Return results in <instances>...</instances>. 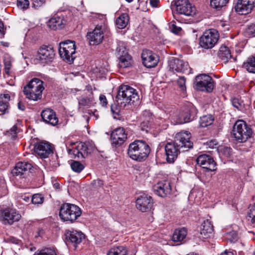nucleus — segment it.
Wrapping results in <instances>:
<instances>
[{"mask_svg":"<svg viewBox=\"0 0 255 255\" xmlns=\"http://www.w3.org/2000/svg\"><path fill=\"white\" fill-rule=\"evenodd\" d=\"M218 57L224 63H227L229 60L233 62L236 61V58L233 57L231 55V51L228 47L225 46H222L220 47L218 52Z\"/></svg>","mask_w":255,"mask_h":255,"instance_id":"28","label":"nucleus"},{"mask_svg":"<svg viewBox=\"0 0 255 255\" xmlns=\"http://www.w3.org/2000/svg\"><path fill=\"white\" fill-rule=\"evenodd\" d=\"M4 24L2 21H0V37H2L4 35Z\"/></svg>","mask_w":255,"mask_h":255,"instance_id":"55","label":"nucleus"},{"mask_svg":"<svg viewBox=\"0 0 255 255\" xmlns=\"http://www.w3.org/2000/svg\"><path fill=\"white\" fill-rule=\"evenodd\" d=\"M229 0H210L211 6L217 9H220L228 3Z\"/></svg>","mask_w":255,"mask_h":255,"instance_id":"38","label":"nucleus"},{"mask_svg":"<svg viewBox=\"0 0 255 255\" xmlns=\"http://www.w3.org/2000/svg\"><path fill=\"white\" fill-rule=\"evenodd\" d=\"M34 149L35 152L42 158H46L53 153V148L47 142L38 143L35 145Z\"/></svg>","mask_w":255,"mask_h":255,"instance_id":"19","label":"nucleus"},{"mask_svg":"<svg viewBox=\"0 0 255 255\" xmlns=\"http://www.w3.org/2000/svg\"><path fill=\"white\" fill-rule=\"evenodd\" d=\"M247 33L250 36L255 37V24L253 23L248 26Z\"/></svg>","mask_w":255,"mask_h":255,"instance_id":"51","label":"nucleus"},{"mask_svg":"<svg viewBox=\"0 0 255 255\" xmlns=\"http://www.w3.org/2000/svg\"><path fill=\"white\" fill-rule=\"evenodd\" d=\"M255 5V0H238L235 9L241 14H246L251 12Z\"/></svg>","mask_w":255,"mask_h":255,"instance_id":"18","label":"nucleus"},{"mask_svg":"<svg viewBox=\"0 0 255 255\" xmlns=\"http://www.w3.org/2000/svg\"><path fill=\"white\" fill-rule=\"evenodd\" d=\"M3 221L5 224H12L18 221L21 218V215L15 209H6L2 212Z\"/></svg>","mask_w":255,"mask_h":255,"instance_id":"24","label":"nucleus"},{"mask_svg":"<svg viewBox=\"0 0 255 255\" xmlns=\"http://www.w3.org/2000/svg\"><path fill=\"white\" fill-rule=\"evenodd\" d=\"M9 105L7 101H4L3 100H0V112L2 115L8 113Z\"/></svg>","mask_w":255,"mask_h":255,"instance_id":"45","label":"nucleus"},{"mask_svg":"<svg viewBox=\"0 0 255 255\" xmlns=\"http://www.w3.org/2000/svg\"><path fill=\"white\" fill-rule=\"evenodd\" d=\"M171 6L175 7L177 14L174 15L176 19L178 14L186 16H193L196 13V8L193 6L189 0H176L172 2Z\"/></svg>","mask_w":255,"mask_h":255,"instance_id":"8","label":"nucleus"},{"mask_svg":"<svg viewBox=\"0 0 255 255\" xmlns=\"http://www.w3.org/2000/svg\"><path fill=\"white\" fill-rule=\"evenodd\" d=\"M187 235V230L185 228L176 229L172 236L173 242H181Z\"/></svg>","mask_w":255,"mask_h":255,"instance_id":"30","label":"nucleus"},{"mask_svg":"<svg viewBox=\"0 0 255 255\" xmlns=\"http://www.w3.org/2000/svg\"><path fill=\"white\" fill-rule=\"evenodd\" d=\"M232 102L233 106L238 110L242 111L244 107L243 102L238 98H233Z\"/></svg>","mask_w":255,"mask_h":255,"instance_id":"46","label":"nucleus"},{"mask_svg":"<svg viewBox=\"0 0 255 255\" xmlns=\"http://www.w3.org/2000/svg\"><path fill=\"white\" fill-rule=\"evenodd\" d=\"M220 255H235L232 251H225L223 253H221Z\"/></svg>","mask_w":255,"mask_h":255,"instance_id":"58","label":"nucleus"},{"mask_svg":"<svg viewBox=\"0 0 255 255\" xmlns=\"http://www.w3.org/2000/svg\"><path fill=\"white\" fill-rule=\"evenodd\" d=\"M247 219L249 221L250 220L253 224L255 225V204L249 207Z\"/></svg>","mask_w":255,"mask_h":255,"instance_id":"42","label":"nucleus"},{"mask_svg":"<svg viewBox=\"0 0 255 255\" xmlns=\"http://www.w3.org/2000/svg\"><path fill=\"white\" fill-rule=\"evenodd\" d=\"M116 99L118 105H111V112L114 119H120L124 109L138 102L139 96L134 89L128 85H123L120 87Z\"/></svg>","mask_w":255,"mask_h":255,"instance_id":"1","label":"nucleus"},{"mask_svg":"<svg viewBox=\"0 0 255 255\" xmlns=\"http://www.w3.org/2000/svg\"><path fill=\"white\" fill-rule=\"evenodd\" d=\"M90 153V149L86 143L80 142L77 143V145L73 149H68V153L73 155L75 158L83 159L86 158Z\"/></svg>","mask_w":255,"mask_h":255,"instance_id":"14","label":"nucleus"},{"mask_svg":"<svg viewBox=\"0 0 255 255\" xmlns=\"http://www.w3.org/2000/svg\"><path fill=\"white\" fill-rule=\"evenodd\" d=\"M170 28H171V31L175 34L179 33L181 30V28L180 27L177 26L173 23H171Z\"/></svg>","mask_w":255,"mask_h":255,"instance_id":"53","label":"nucleus"},{"mask_svg":"<svg viewBox=\"0 0 255 255\" xmlns=\"http://www.w3.org/2000/svg\"><path fill=\"white\" fill-rule=\"evenodd\" d=\"M219 37L218 31L215 29L206 31L200 37V44L204 48H211L217 42Z\"/></svg>","mask_w":255,"mask_h":255,"instance_id":"11","label":"nucleus"},{"mask_svg":"<svg viewBox=\"0 0 255 255\" xmlns=\"http://www.w3.org/2000/svg\"><path fill=\"white\" fill-rule=\"evenodd\" d=\"M33 255H56V254L53 248H45L38 250Z\"/></svg>","mask_w":255,"mask_h":255,"instance_id":"39","label":"nucleus"},{"mask_svg":"<svg viewBox=\"0 0 255 255\" xmlns=\"http://www.w3.org/2000/svg\"><path fill=\"white\" fill-rule=\"evenodd\" d=\"M159 2V0H150V4L152 7H157V4Z\"/></svg>","mask_w":255,"mask_h":255,"instance_id":"56","label":"nucleus"},{"mask_svg":"<svg viewBox=\"0 0 255 255\" xmlns=\"http://www.w3.org/2000/svg\"><path fill=\"white\" fill-rule=\"evenodd\" d=\"M81 214L82 211L78 206L70 203H64L60 207L59 217L64 221L73 223Z\"/></svg>","mask_w":255,"mask_h":255,"instance_id":"6","label":"nucleus"},{"mask_svg":"<svg viewBox=\"0 0 255 255\" xmlns=\"http://www.w3.org/2000/svg\"><path fill=\"white\" fill-rule=\"evenodd\" d=\"M44 196L41 194H34L31 199V201L32 204H41L44 201Z\"/></svg>","mask_w":255,"mask_h":255,"instance_id":"43","label":"nucleus"},{"mask_svg":"<svg viewBox=\"0 0 255 255\" xmlns=\"http://www.w3.org/2000/svg\"><path fill=\"white\" fill-rule=\"evenodd\" d=\"M213 232V226L211 221L206 220L201 225L200 234L203 238H207Z\"/></svg>","mask_w":255,"mask_h":255,"instance_id":"29","label":"nucleus"},{"mask_svg":"<svg viewBox=\"0 0 255 255\" xmlns=\"http://www.w3.org/2000/svg\"><path fill=\"white\" fill-rule=\"evenodd\" d=\"M116 51L117 55L118 57L122 56V55H126L128 54L126 50V47L124 43L122 42H119L118 43Z\"/></svg>","mask_w":255,"mask_h":255,"instance_id":"41","label":"nucleus"},{"mask_svg":"<svg viewBox=\"0 0 255 255\" xmlns=\"http://www.w3.org/2000/svg\"><path fill=\"white\" fill-rule=\"evenodd\" d=\"M144 124L145 123H143L142 124H141V128H142V129L143 130H145L146 131H147V129H145V128H144Z\"/></svg>","mask_w":255,"mask_h":255,"instance_id":"62","label":"nucleus"},{"mask_svg":"<svg viewBox=\"0 0 255 255\" xmlns=\"http://www.w3.org/2000/svg\"><path fill=\"white\" fill-rule=\"evenodd\" d=\"M72 170L77 173L81 172L84 168V166L80 161L72 160L70 163Z\"/></svg>","mask_w":255,"mask_h":255,"instance_id":"40","label":"nucleus"},{"mask_svg":"<svg viewBox=\"0 0 255 255\" xmlns=\"http://www.w3.org/2000/svg\"><path fill=\"white\" fill-rule=\"evenodd\" d=\"M17 130V127L16 126H13V127L10 129L9 131H8L7 132H11V134H14V135L16 134V131Z\"/></svg>","mask_w":255,"mask_h":255,"instance_id":"59","label":"nucleus"},{"mask_svg":"<svg viewBox=\"0 0 255 255\" xmlns=\"http://www.w3.org/2000/svg\"><path fill=\"white\" fill-rule=\"evenodd\" d=\"M196 162L205 172L216 170V163L213 157L209 155L202 154L199 155L196 159Z\"/></svg>","mask_w":255,"mask_h":255,"instance_id":"12","label":"nucleus"},{"mask_svg":"<svg viewBox=\"0 0 255 255\" xmlns=\"http://www.w3.org/2000/svg\"><path fill=\"white\" fill-rule=\"evenodd\" d=\"M17 5L18 7L22 9H27L29 5L28 0H17Z\"/></svg>","mask_w":255,"mask_h":255,"instance_id":"48","label":"nucleus"},{"mask_svg":"<svg viewBox=\"0 0 255 255\" xmlns=\"http://www.w3.org/2000/svg\"><path fill=\"white\" fill-rule=\"evenodd\" d=\"M232 148L225 146H220L218 148V152L222 158H229L232 155Z\"/></svg>","mask_w":255,"mask_h":255,"instance_id":"36","label":"nucleus"},{"mask_svg":"<svg viewBox=\"0 0 255 255\" xmlns=\"http://www.w3.org/2000/svg\"><path fill=\"white\" fill-rule=\"evenodd\" d=\"M88 39L90 45H98L101 43L104 38L103 31L102 26L97 25L92 32L87 34Z\"/></svg>","mask_w":255,"mask_h":255,"instance_id":"23","label":"nucleus"},{"mask_svg":"<svg viewBox=\"0 0 255 255\" xmlns=\"http://www.w3.org/2000/svg\"><path fill=\"white\" fill-rule=\"evenodd\" d=\"M55 56V52L53 48L49 46H43L39 48L36 59L42 64L52 61Z\"/></svg>","mask_w":255,"mask_h":255,"instance_id":"13","label":"nucleus"},{"mask_svg":"<svg viewBox=\"0 0 255 255\" xmlns=\"http://www.w3.org/2000/svg\"><path fill=\"white\" fill-rule=\"evenodd\" d=\"M128 251L126 247L119 246L112 248L108 253V255H127Z\"/></svg>","mask_w":255,"mask_h":255,"instance_id":"34","label":"nucleus"},{"mask_svg":"<svg viewBox=\"0 0 255 255\" xmlns=\"http://www.w3.org/2000/svg\"><path fill=\"white\" fill-rule=\"evenodd\" d=\"M127 139V134L123 128L114 130L111 135L112 144L116 147L122 145Z\"/></svg>","mask_w":255,"mask_h":255,"instance_id":"15","label":"nucleus"},{"mask_svg":"<svg viewBox=\"0 0 255 255\" xmlns=\"http://www.w3.org/2000/svg\"><path fill=\"white\" fill-rule=\"evenodd\" d=\"M41 116L46 124L55 126L58 123V119L56 113L51 109L46 108L43 110L41 113Z\"/></svg>","mask_w":255,"mask_h":255,"instance_id":"25","label":"nucleus"},{"mask_svg":"<svg viewBox=\"0 0 255 255\" xmlns=\"http://www.w3.org/2000/svg\"><path fill=\"white\" fill-rule=\"evenodd\" d=\"M150 152L148 144L142 140H136L130 143L128 154L130 158L137 161L145 160Z\"/></svg>","mask_w":255,"mask_h":255,"instance_id":"3","label":"nucleus"},{"mask_svg":"<svg viewBox=\"0 0 255 255\" xmlns=\"http://www.w3.org/2000/svg\"><path fill=\"white\" fill-rule=\"evenodd\" d=\"M29 250H30V251H35L36 250V248L35 247H31L29 249Z\"/></svg>","mask_w":255,"mask_h":255,"instance_id":"64","label":"nucleus"},{"mask_svg":"<svg viewBox=\"0 0 255 255\" xmlns=\"http://www.w3.org/2000/svg\"><path fill=\"white\" fill-rule=\"evenodd\" d=\"M232 134L237 141L244 142L251 137L253 130L245 121L238 120L233 126Z\"/></svg>","mask_w":255,"mask_h":255,"instance_id":"5","label":"nucleus"},{"mask_svg":"<svg viewBox=\"0 0 255 255\" xmlns=\"http://www.w3.org/2000/svg\"><path fill=\"white\" fill-rule=\"evenodd\" d=\"M32 167L31 164L27 162H19L12 170V173L14 176H19L24 177V175L29 173Z\"/></svg>","mask_w":255,"mask_h":255,"instance_id":"26","label":"nucleus"},{"mask_svg":"<svg viewBox=\"0 0 255 255\" xmlns=\"http://www.w3.org/2000/svg\"><path fill=\"white\" fill-rule=\"evenodd\" d=\"M2 96L4 98L5 101L8 102V101L10 100V96L8 94H4L3 95H0V98H2Z\"/></svg>","mask_w":255,"mask_h":255,"instance_id":"57","label":"nucleus"},{"mask_svg":"<svg viewBox=\"0 0 255 255\" xmlns=\"http://www.w3.org/2000/svg\"><path fill=\"white\" fill-rule=\"evenodd\" d=\"M45 2V0H32L33 6L37 8L42 6Z\"/></svg>","mask_w":255,"mask_h":255,"instance_id":"52","label":"nucleus"},{"mask_svg":"<svg viewBox=\"0 0 255 255\" xmlns=\"http://www.w3.org/2000/svg\"><path fill=\"white\" fill-rule=\"evenodd\" d=\"M76 45L74 41L67 40L59 44V53L60 57L67 62H72L75 57Z\"/></svg>","mask_w":255,"mask_h":255,"instance_id":"9","label":"nucleus"},{"mask_svg":"<svg viewBox=\"0 0 255 255\" xmlns=\"http://www.w3.org/2000/svg\"><path fill=\"white\" fill-rule=\"evenodd\" d=\"M66 23V20L63 16H54L47 22V26L52 30L62 29Z\"/></svg>","mask_w":255,"mask_h":255,"instance_id":"27","label":"nucleus"},{"mask_svg":"<svg viewBox=\"0 0 255 255\" xmlns=\"http://www.w3.org/2000/svg\"><path fill=\"white\" fill-rule=\"evenodd\" d=\"M190 138V133L188 131L180 132L176 134L173 142L166 143L165 150L167 162H174L180 152L193 148V143Z\"/></svg>","mask_w":255,"mask_h":255,"instance_id":"2","label":"nucleus"},{"mask_svg":"<svg viewBox=\"0 0 255 255\" xmlns=\"http://www.w3.org/2000/svg\"><path fill=\"white\" fill-rule=\"evenodd\" d=\"M94 99L92 97H82L78 100V104L79 108L81 107H90L93 105L94 102Z\"/></svg>","mask_w":255,"mask_h":255,"instance_id":"37","label":"nucleus"},{"mask_svg":"<svg viewBox=\"0 0 255 255\" xmlns=\"http://www.w3.org/2000/svg\"><path fill=\"white\" fill-rule=\"evenodd\" d=\"M153 190L159 196L165 197L170 194L171 191L170 183L166 180L159 182L153 186Z\"/></svg>","mask_w":255,"mask_h":255,"instance_id":"20","label":"nucleus"},{"mask_svg":"<svg viewBox=\"0 0 255 255\" xmlns=\"http://www.w3.org/2000/svg\"><path fill=\"white\" fill-rule=\"evenodd\" d=\"M142 63L147 68L154 67L157 65L159 59L158 56L151 51L145 49L141 53Z\"/></svg>","mask_w":255,"mask_h":255,"instance_id":"16","label":"nucleus"},{"mask_svg":"<svg viewBox=\"0 0 255 255\" xmlns=\"http://www.w3.org/2000/svg\"><path fill=\"white\" fill-rule=\"evenodd\" d=\"M177 83L181 90L184 91L186 90L185 78L184 77H180L177 81Z\"/></svg>","mask_w":255,"mask_h":255,"instance_id":"49","label":"nucleus"},{"mask_svg":"<svg viewBox=\"0 0 255 255\" xmlns=\"http://www.w3.org/2000/svg\"><path fill=\"white\" fill-rule=\"evenodd\" d=\"M43 82L36 78L32 79L23 88V92L26 98L37 101L42 98L44 89Z\"/></svg>","mask_w":255,"mask_h":255,"instance_id":"4","label":"nucleus"},{"mask_svg":"<svg viewBox=\"0 0 255 255\" xmlns=\"http://www.w3.org/2000/svg\"><path fill=\"white\" fill-rule=\"evenodd\" d=\"M243 67L250 73H255V55L249 57Z\"/></svg>","mask_w":255,"mask_h":255,"instance_id":"33","label":"nucleus"},{"mask_svg":"<svg viewBox=\"0 0 255 255\" xmlns=\"http://www.w3.org/2000/svg\"><path fill=\"white\" fill-rule=\"evenodd\" d=\"M226 239L231 243H235L238 240V236L237 232L234 231L228 232L225 234Z\"/></svg>","mask_w":255,"mask_h":255,"instance_id":"44","label":"nucleus"},{"mask_svg":"<svg viewBox=\"0 0 255 255\" xmlns=\"http://www.w3.org/2000/svg\"><path fill=\"white\" fill-rule=\"evenodd\" d=\"M214 119L211 115H207L203 116L200 118L199 124L200 126L202 128L207 127L211 125Z\"/></svg>","mask_w":255,"mask_h":255,"instance_id":"35","label":"nucleus"},{"mask_svg":"<svg viewBox=\"0 0 255 255\" xmlns=\"http://www.w3.org/2000/svg\"><path fill=\"white\" fill-rule=\"evenodd\" d=\"M129 21V17L128 14L123 13L118 17L116 21V24L119 29L124 28Z\"/></svg>","mask_w":255,"mask_h":255,"instance_id":"32","label":"nucleus"},{"mask_svg":"<svg viewBox=\"0 0 255 255\" xmlns=\"http://www.w3.org/2000/svg\"><path fill=\"white\" fill-rule=\"evenodd\" d=\"M96 111H95L94 112L92 113L93 115L96 117V119H97L98 118V116L96 114Z\"/></svg>","mask_w":255,"mask_h":255,"instance_id":"63","label":"nucleus"},{"mask_svg":"<svg viewBox=\"0 0 255 255\" xmlns=\"http://www.w3.org/2000/svg\"><path fill=\"white\" fill-rule=\"evenodd\" d=\"M153 202L151 197L147 195L140 196L136 201L137 209L142 212L150 211L153 207Z\"/></svg>","mask_w":255,"mask_h":255,"instance_id":"17","label":"nucleus"},{"mask_svg":"<svg viewBox=\"0 0 255 255\" xmlns=\"http://www.w3.org/2000/svg\"><path fill=\"white\" fill-rule=\"evenodd\" d=\"M119 59V67L120 68H126L128 67L131 64V58L128 54L122 55V56L118 57Z\"/></svg>","mask_w":255,"mask_h":255,"instance_id":"31","label":"nucleus"},{"mask_svg":"<svg viewBox=\"0 0 255 255\" xmlns=\"http://www.w3.org/2000/svg\"><path fill=\"white\" fill-rule=\"evenodd\" d=\"M198 113L196 108L192 104L186 106L179 113L176 120L177 124H183L193 120Z\"/></svg>","mask_w":255,"mask_h":255,"instance_id":"10","label":"nucleus"},{"mask_svg":"<svg viewBox=\"0 0 255 255\" xmlns=\"http://www.w3.org/2000/svg\"><path fill=\"white\" fill-rule=\"evenodd\" d=\"M100 104L103 107H106L108 102L106 97L104 95H101L99 97Z\"/></svg>","mask_w":255,"mask_h":255,"instance_id":"54","label":"nucleus"},{"mask_svg":"<svg viewBox=\"0 0 255 255\" xmlns=\"http://www.w3.org/2000/svg\"><path fill=\"white\" fill-rule=\"evenodd\" d=\"M104 185V181L99 179L94 180L91 183V185L93 189H98L102 187Z\"/></svg>","mask_w":255,"mask_h":255,"instance_id":"47","label":"nucleus"},{"mask_svg":"<svg viewBox=\"0 0 255 255\" xmlns=\"http://www.w3.org/2000/svg\"><path fill=\"white\" fill-rule=\"evenodd\" d=\"M4 71L7 75L9 74L10 69L11 67V61L9 59H4Z\"/></svg>","mask_w":255,"mask_h":255,"instance_id":"50","label":"nucleus"},{"mask_svg":"<svg viewBox=\"0 0 255 255\" xmlns=\"http://www.w3.org/2000/svg\"><path fill=\"white\" fill-rule=\"evenodd\" d=\"M18 108L19 110L21 111H24L25 109L24 105L23 104L21 103V102H19L18 103Z\"/></svg>","mask_w":255,"mask_h":255,"instance_id":"61","label":"nucleus"},{"mask_svg":"<svg viewBox=\"0 0 255 255\" xmlns=\"http://www.w3.org/2000/svg\"><path fill=\"white\" fill-rule=\"evenodd\" d=\"M65 237L67 242L73 244L75 247L85 239V235L83 233L73 229L67 231Z\"/></svg>","mask_w":255,"mask_h":255,"instance_id":"22","label":"nucleus"},{"mask_svg":"<svg viewBox=\"0 0 255 255\" xmlns=\"http://www.w3.org/2000/svg\"><path fill=\"white\" fill-rule=\"evenodd\" d=\"M168 65L170 71L179 73L185 72L188 67L187 62L174 57H172L169 61Z\"/></svg>","mask_w":255,"mask_h":255,"instance_id":"21","label":"nucleus"},{"mask_svg":"<svg viewBox=\"0 0 255 255\" xmlns=\"http://www.w3.org/2000/svg\"><path fill=\"white\" fill-rule=\"evenodd\" d=\"M214 86L213 79L207 74H200L195 77L194 88L196 90L210 93Z\"/></svg>","mask_w":255,"mask_h":255,"instance_id":"7","label":"nucleus"},{"mask_svg":"<svg viewBox=\"0 0 255 255\" xmlns=\"http://www.w3.org/2000/svg\"><path fill=\"white\" fill-rule=\"evenodd\" d=\"M21 198L25 202H29L30 200H31L30 198L28 196H26V195L22 196Z\"/></svg>","mask_w":255,"mask_h":255,"instance_id":"60","label":"nucleus"}]
</instances>
